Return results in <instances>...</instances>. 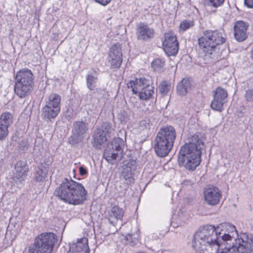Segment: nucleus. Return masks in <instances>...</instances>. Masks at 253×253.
<instances>
[{"label":"nucleus","mask_w":253,"mask_h":253,"mask_svg":"<svg viewBox=\"0 0 253 253\" xmlns=\"http://www.w3.org/2000/svg\"><path fill=\"white\" fill-rule=\"evenodd\" d=\"M135 100V98L133 97H130L129 100V102L131 103H133L134 105H135L134 103V100Z\"/></svg>","instance_id":"79ce46f5"},{"label":"nucleus","mask_w":253,"mask_h":253,"mask_svg":"<svg viewBox=\"0 0 253 253\" xmlns=\"http://www.w3.org/2000/svg\"><path fill=\"white\" fill-rule=\"evenodd\" d=\"M51 162L45 159L42 163L38 167L35 174V179L37 182H42L45 180L47 176V173L49 170V166Z\"/></svg>","instance_id":"aec40b11"},{"label":"nucleus","mask_w":253,"mask_h":253,"mask_svg":"<svg viewBox=\"0 0 253 253\" xmlns=\"http://www.w3.org/2000/svg\"><path fill=\"white\" fill-rule=\"evenodd\" d=\"M61 98L56 93H51L48 96L45 104L52 106V108L60 109Z\"/></svg>","instance_id":"cd10ccee"},{"label":"nucleus","mask_w":253,"mask_h":253,"mask_svg":"<svg viewBox=\"0 0 253 253\" xmlns=\"http://www.w3.org/2000/svg\"><path fill=\"white\" fill-rule=\"evenodd\" d=\"M13 122L12 115L8 112L2 113L0 116V125L9 127Z\"/></svg>","instance_id":"c85d7f7f"},{"label":"nucleus","mask_w":253,"mask_h":253,"mask_svg":"<svg viewBox=\"0 0 253 253\" xmlns=\"http://www.w3.org/2000/svg\"><path fill=\"white\" fill-rule=\"evenodd\" d=\"M150 84V81L145 78H140L139 79H136L135 81H130L127 84L128 88H131L133 94L139 93L143 87L148 85Z\"/></svg>","instance_id":"4be33fe9"},{"label":"nucleus","mask_w":253,"mask_h":253,"mask_svg":"<svg viewBox=\"0 0 253 253\" xmlns=\"http://www.w3.org/2000/svg\"><path fill=\"white\" fill-rule=\"evenodd\" d=\"M244 98L247 102H253V89L247 90L244 95Z\"/></svg>","instance_id":"e433bc0d"},{"label":"nucleus","mask_w":253,"mask_h":253,"mask_svg":"<svg viewBox=\"0 0 253 253\" xmlns=\"http://www.w3.org/2000/svg\"><path fill=\"white\" fill-rule=\"evenodd\" d=\"M68 252L71 253H89V249L88 246V239L86 238L78 239L76 242L70 244Z\"/></svg>","instance_id":"6ab92c4d"},{"label":"nucleus","mask_w":253,"mask_h":253,"mask_svg":"<svg viewBox=\"0 0 253 253\" xmlns=\"http://www.w3.org/2000/svg\"><path fill=\"white\" fill-rule=\"evenodd\" d=\"M205 4L212 8H217L223 5L225 0H204Z\"/></svg>","instance_id":"7c9ffc66"},{"label":"nucleus","mask_w":253,"mask_h":253,"mask_svg":"<svg viewBox=\"0 0 253 253\" xmlns=\"http://www.w3.org/2000/svg\"><path fill=\"white\" fill-rule=\"evenodd\" d=\"M80 174L81 175H84L87 173L86 169L83 166L80 167L79 168Z\"/></svg>","instance_id":"a19ab883"},{"label":"nucleus","mask_w":253,"mask_h":253,"mask_svg":"<svg viewBox=\"0 0 253 253\" xmlns=\"http://www.w3.org/2000/svg\"><path fill=\"white\" fill-rule=\"evenodd\" d=\"M163 45L164 50L169 56L175 55L179 49L176 37L172 32L165 34Z\"/></svg>","instance_id":"f8f14e48"},{"label":"nucleus","mask_w":253,"mask_h":253,"mask_svg":"<svg viewBox=\"0 0 253 253\" xmlns=\"http://www.w3.org/2000/svg\"><path fill=\"white\" fill-rule=\"evenodd\" d=\"M249 25L243 21H237L234 26V36L239 42L245 41L248 37L247 30Z\"/></svg>","instance_id":"f3484780"},{"label":"nucleus","mask_w":253,"mask_h":253,"mask_svg":"<svg viewBox=\"0 0 253 253\" xmlns=\"http://www.w3.org/2000/svg\"><path fill=\"white\" fill-rule=\"evenodd\" d=\"M123 144L122 139L117 138L114 139L111 144H108L104 151L103 156L104 159L109 163L113 164V161L117 158H121L123 150L122 146Z\"/></svg>","instance_id":"6e6552de"},{"label":"nucleus","mask_w":253,"mask_h":253,"mask_svg":"<svg viewBox=\"0 0 253 253\" xmlns=\"http://www.w3.org/2000/svg\"><path fill=\"white\" fill-rule=\"evenodd\" d=\"M148 84V85L143 87L138 93L140 99L147 100L152 97L154 93V87Z\"/></svg>","instance_id":"bb28decb"},{"label":"nucleus","mask_w":253,"mask_h":253,"mask_svg":"<svg viewBox=\"0 0 253 253\" xmlns=\"http://www.w3.org/2000/svg\"><path fill=\"white\" fill-rule=\"evenodd\" d=\"M57 236L52 232L38 236L28 249V253H52L53 246L57 242Z\"/></svg>","instance_id":"0eeeda50"},{"label":"nucleus","mask_w":253,"mask_h":253,"mask_svg":"<svg viewBox=\"0 0 253 253\" xmlns=\"http://www.w3.org/2000/svg\"><path fill=\"white\" fill-rule=\"evenodd\" d=\"M191 84L190 80L187 78H183L177 85V92L181 96L185 95L190 90Z\"/></svg>","instance_id":"393cba45"},{"label":"nucleus","mask_w":253,"mask_h":253,"mask_svg":"<svg viewBox=\"0 0 253 253\" xmlns=\"http://www.w3.org/2000/svg\"><path fill=\"white\" fill-rule=\"evenodd\" d=\"M136 35L138 40L146 42L154 38L155 31L147 24L139 23L136 26Z\"/></svg>","instance_id":"dca6fc26"},{"label":"nucleus","mask_w":253,"mask_h":253,"mask_svg":"<svg viewBox=\"0 0 253 253\" xmlns=\"http://www.w3.org/2000/svg\"><path fill=\"white\" fill-rule=\"evenodd\" d=\"M204 199L209 205L215 206L218 204L221 197V192L215 186H209L205 188L203 192Z\"/></svg>","instance_id":"2eb2a0df"},{"label":"nucleus","mask_w":253,"mask_h":253,"mask_svg":"<svg viewBox=\"0 0 253 253\" xmlns=\"http://www.w3.org/2000/svg\"><path fill=\"white\" fill-rule=\"evenodd\" d=\"M123 61V54L122 47L120 44L117 43L113 44L109 52V62L113 69L119 68Z\"/></svg>","instance_id":"4468645a"},{"label":"nucleus","mask_w":253,"mask_h":253,"mask_svg":"<svg viewBox=\"0 0 253 253\" xmlns=\"http://www.w3.org/2000/svg\"><path fill=\"white\" fill-rule=\"evenodd\" d=\"M227 92L223 88L218 87L213 91V99L211 102V108L214 110L221 112L223 105L227 101Z\"/></svg>","instance_id":"9b49d317"},{"label":"nucleus","mask_w":253,"mask_h":253,"mask_svg":"<svg viewBox=\"0 0 253 253\" xmlns=\"http://www.w3.org/2000/svg\"><path fill=\"white\" fill-rule=\"evenodd\" d=\"M244 3L248 8H253V0H244Z\"/></svg>","instance_id":"58836bf2"},{"label":"nucleus","mask_w":253,"mask_h":253,"mask_svg":"<svg viewBox=\"0 0 253 253\" xmlns=\"http://www.w3.org/2000/svg\"><path fill=\"white\" fill-rule=\"evenodd\" d=\"M55 192L56 195L64 202L74 205L83 204L87 194L82 184L67 178L64 179Z\"/></svg>","instance_id":"7ed1b4c3"},{"label":"nucleus","mask_w":253,"mask_h":253,"mask_svg":"<svg viewBox=\"0 0 253 253\" xmlns=\"http://www.w3.org/2000/svg\"><path fill=\"white\" fill-rule=\"evenodd\" d=\"M185 222V221L182 219L181 216L179 215L178 218L175 219L172 218V220L171 222V225L174 228L177 227L179 226H181Z\"/></svg>","instance_id":"c9c22d12"},{"label":"nucleus","mask_w":253,"mask_h":253,"mask_svg":"<svg viewBox=\"0 0 253 253\" xmlns=\"http://www.w3.org/2000/svg\"><path fill=\"white\" fill-rule=\"evenodd\" d=\"M250 57L252 59V60H253V46L252 50H251Z\"/></svg>","instance_id":"37998d69"},{"label":"nucleus","mask_w":253,"mask_h":253,"mask_svg":"<svg viewBox=\"0 0 253 253\" xmlns=\"http://www.w3.org/2000/svg\"><path fill=\"white\" fill-rule=\"evenodd\" d=\"M129 111L121 110L118 115V119L122 124H126L129 120Z\"/></svg>","instance_id":"2f4dec72"},{"label":"nucleus","mask_w":253,"mask_h":253,"mask_svg":"<svg viewBox=\"0 0 253 253\" xmlns=\"http://www.w3.org/2000/svg\"><path fill=\"white\" fill-rule=\"evenodd\" d=\"M100 4L105 6L109 4L112 0H94Z\"/></svg>","instance_id":"ea45409f"},{"label":"nucleus","mask_w":253,"mask_h":253,"mask_svg":"<svg viewBox=\"0 0 253 253\" xmlns=\"http://www.w3.org/2000/svg\"><path fill=\"white\" fill-rule=\"evenodd\" d=\"M34 77L28 69H23L17 72L15 78L14 90L21 98L28 96L33 89Z\"/></svg>","instance_id":"39448f33"},{"label":"nucleus","mask_w":253,"mask_h":253,"mask_svg":"<svg viewBox=\"0 0 253 253\" xmlns=\"http://www.w3.org/2000/svg\"><path fill=\"white\" fill-rule=\"evenodd\" d=\"M100 130H102L107 136L109 137L115 131V127L113 126L112 124L107 122H103L100 127L98 128Z\"/></svg>","instance_id":"c756f323"},{"label":"nucleus","mask_w":253,"mask_h":253,"mask_svg":"<svg viewBox=\"0 0 253 253\" xmlns=\"http://www.w3.org/2000/svg\"><path fill=\"white\" fill-rule=\"evenodd\" d=\"M87 130V126L83 121L74 122L72 128V134L68 140L69 143L71 145H75L82 142Z\"/></svg>","instance_id":"1a4fd4ad"},{"label":"nucleus","mask_w":253,"mask_h":253,"mask_svg":"<svg viewBox=\"0 0 253 253\" xmlns=\"http://www.w3.org/2000/svg\"><path fill=\"white\" fill-rule=\"evenodd\" d=\"M67 253H71V252H68Z\"/></svg>","instance_id":"a18cd8bd"},{"label":"nucleus","mask_w":253,"mask_h":253,"mask_svg":"<svg viewBox=\"0 0 253 253\" xmlns=\"http://www.w3.org/2000/svg\"><path fill=\"white\" fill-rule=\"evenodd\" d=\"M8 134V127L0 125V141L4 140Z\"/></svg>","instance_id":"f704fd0d"},{"label":"nucleus","mask_w":253,"mask_h":253,"mask_svg":"<svg viewBox=\"0 0 253 253\" xmlns=\"http://www.w3.org/2000/svg\"><path fill=\"white\" fill-rule=\"evenodd\" d=\"M238 232L235 226L229 223H222L216 227L207 225L200 228L194 234L192 244L193 248L199 253H217L220 249L233 248L237 240L244 242L251 239L244 235L236 239Z\"/></svg>","instance_id":"f257e3e1"},{"label":"nucleus","mask_w":253,"mask_h":253,"mask_svg":"<svg viewBox=\"0 0 253 253\" xmlns=\"http://www.w3.org/2000/svg\"><path fill=\"white\" fill-rule=\"evenodd\" d=\"M108 137L102 130L97 128L93 134V146L96 148H100V145L107 141Z\"/></svg>","instance_id":"b1692460"},{"label":"nucleus","mask_w":253,"mask_h":253,"mask_svg":"<svg viewBox=\"0 0 253 253\" xmlns=\"http://www.w3.org/2000/svg\"><path fill=\"white\" fill-rule=\"evenodd\" d=\"M137 164L135 160L130 159L122 166L121 176L123 177L127 185L133 183L135 181L134 172L136 169Z\"/></svg>","instance_id":"ddd939ff"},{"label":"nucleus","mask_w":253,"mask_h":253,"mask_svg":"<svg viewBox=\"0 0 253 253\" xmlns=\"http://www.w3.org/2000/svg\"><path fill=\"white\" fill-rule=\"evenodd\" d=\"M60 109L52 108V106L45 105L42 109V119L46 121L52 122L58 115Z\"/></svg>","instance_id":"412c9836"},{"label":"nucleus","mask_w":253,"mask_h":253,"mask_svg":"<svg viewBox=\"0 0 253 253\" xmlns=\"http://www.w3.org/2000/svg\"><path fill=\"white\" fill-rule=\"evenodd\" d=\"M97 80L98 74L95 70L92 69L86 77V86L90 90H94Z\"/></svg>","instance_id":"a878e982"},{"label":"nucleus","mask_w":253,"mask_h":253,"mask_svg":"<svg viewBox=\"0 0 253 253\" xmlns=\"http://www.w3.org/2000/svg\"><path fill=\"white\" fill-rule=\"evenodd\" d=\"M165 62L161 59H156L152 63V67L155 71L160 72L163 69Z\"/></svg>","instance_id":"473e14b6"},{"label":"nucleus","mask_w":253,"mask_h":253,"mask_svg":"<svg viewBox=\"0 0 253 253\" xmlns=\"http://www.w3.org/2000/svg\"><path fill=\"white\" fill-rule=\"evenodd\" d=\"M203 147L204 142L198 135L189 137L179 152V165L188 170H194L201 162V150Z\"/></svg>","instance_id":"f03ea898"},{"label":"nucleus","mask_w":253,"mask_h":253,"mask_svg":"<svg viewBox=\"0 0 253 253\" xmlns=\"http://www.w3.org/2000/svg\"><path fill=\"white\" fill-rule=\"evenodd\" d=\"M225 42L222 33L217 30H206L198 39L200 48L206 54H212L217 45Z\"/></svg>","instance_id":"423d86ee"},{"label":"nucleus","mask_w":253,"mask_h":253,"mask_svg":"<svg viewBox=\"0 0 253 253\" xmlns=\"http://www.w3.org/2000/svg\"><path fill=\"white\" fill-rule=\"evenodd\" d=\"M171 89V85L167 82H162L159 86L161 93L163 95L167 94Z\"/></svg>","instance_id":"72a5a7b5"},{"label":"nucleus","mask_w":253,"mask_h":253,"mask_svg":"<svg viewBox=\"0 0 253 253\" xmlns=\"http://www.w3.org/2000/svg\"><path fill=\"white\" fill-rule=\"evenodd\" d=\"M29 171V166L25 161H19L15 166L13 179L16 182H21L25 180L27 172Z\"/></svg>","instance_id":"a211bd4d"},{"label":"nucleus","mask_w":253,"mask_h":253,"mask_svg":"<svg viewBox=\"0 0 253 253\" xmlns=\"http://www.w3.org/2000/svg\"><path fill=\"white\" fill-rule=\"evenodd\" d=\"M176 136L174 128L171 126L162 127L155 139L154 148L156 154L161 157L167 156L172 149Z\"/></svg>","instance_id":"20e7f679"},{"label":"nucleus","mask_w":253,"mask_h":253,"mask_svg":"<svg viewBox=\"0 0 253 253\" xmlns=\"http://www.w3.org/2000/svg\"><path fill=\"white\" fill-rule=\"evenodd\" d=\"M124 211L122 209L120 208L118 206H114L112 208L109 214L108 215V219L109 222L115 225V221L113 219L116 220H121L124 216Z\"/></svg>","instance_id":"5701e85b"},{"label":"nucleus","mask_w":253,"mask_h":253,"mask_svg":"<svg viewBox=\"0 0 253 253\" xmlns=\"http://www.w3.org/2000/svg\"><path fill=\"white\" fill-rule=\"evenodd\" d=\"M221 253H253V237L246 242L241 239L237 240L235 247H225Z\"/></svg>","instance_id":"9d476101"},{"label":"nucleus","mask_w":253,"mask_h":253,"mask_svg":"<svg viewBox=\"0 0 253 253\" xmlns=\"http://www.w3.org/2000/svg\"><path fill=\"white\" fill-rule=\"evenodd\" d=\"M96 91L99 93V92L102 91V90L101 89V88H96Z\"/></svg>","instance_id":"c03bdc74"},{"label":"nucleus","mask_w":253,"mask_h":253,"mask_svg":"<svg viewBox=\"0 0 253 253\" xmlns=\"http://www.w3.org/2000/svg\"><path fill=\"white\" fill-rule=\"evenodd\" d=\"M194 25V23L192 21L184 20L180 24V28L183 31H186L188 29L192 27Z\"/></svg>","instance_id":"4c0bfd02"}]
</instances>
